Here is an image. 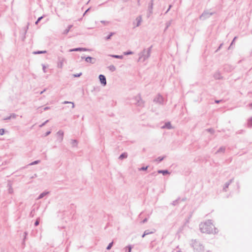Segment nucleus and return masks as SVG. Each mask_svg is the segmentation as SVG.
<instances>
[{
	"instance_id": "1",
	"label": "nucleus",
	"mask_w": 252,
	"mask_h": 252,
	"mask_svg": "<svg viewBox=\"0 0 252 252\" xmlns=\"http://www.w3.org/2000/svg\"><path fill=\"white\" fill-rule=\"evenodd\" d=\"M199 229L201 232L208 234L216 233V228L211 220H208L199 224Z\"/></svg>"
},
{
	"instance_id": "2",
	"label": "nucleus",
	"mask_w": 252,
	"mask_h": 252,
	"mask_svg": "<svg viewBox=\"0 0 252 252\" xmlns=\"http://www.w3.org/2000/svg\"><path fill=\"white\" fill-rule=\"evenodd\" d=\"M153 47V46L151 45L149 48L146 49H144L141 53H140L139 61L144 62L146 59H147L150 56L151 54V49Z\"/></svg>"
},
{
	"instance_id": "3",
	"label": "nucleus",
	"mask_w": 252,
	"mask_h": 252,
	"mask_svg": "<svg viewBox=\"0 0 252 252\" xmlns=\"http://www.w3.org/2000/svg\"><path fill=\"white\" fill-rule=\"evenodd\" d=\"M191 247L193 248L195 252H203L204 251L203 246L198 241L192 240Z\"/></svg>"
},
{
	"instance_id": "4",
	"label": "nucleus",
	"mask_w": 252,
	"mask_h": 252,
	"mask_svg": "<svg viewBox=\"0 0 252 252\" xmlns=\"http://www.w3.org/2000/svg\"><path fill=\"white\" fill-rule=\"evenodd\" d=\"M133 99L134 100V103L135 105L141 107H144V101L142 99L140 94L135 96Z\"/></svg>"
},
{
	"instance_id": "5",
	"label": "nucleus",
	"mask_w": 252,
	"mask_h": 252,
	"mask_svg": "<svg viewBox=\"0 0 252 252\" xmlns=\"http://www.w3.org/2000/svg\"><path fill=\"white\" fill-rule=\"evenodd\" d=\"M214 14V12H210L208 10L204 11L203 13L200 16V19L204 20L209 17L210 16Z\"/></svg>"
},
{
	"instance_id": "6",
	"label": "nucleus",
	"mask_w": 252,
	"mask_h": 252,
	"mask_svg": "<svg viewBox=\"0 0 252 252\" xmlns=\"http://www.w3.org/2000/svg\"><path fill=\"white\" fill-rule=\"evenodd\" d=\"M154 101L160 104H162L163 103L164 99L162 95L160 94H158L154 98Z\"/></svg>"
},
{
	"instance_id": "7",
	"label": "nucleus",
	"mask_w": 252,
	"mask_h": 252,
	"mask_svg": "<svg viewBox=\"0 0 252 252\" xmlns=\"http://www.w3.org/2000/svg\"><path fill=\"white\" fill-rule=\"evenodd\" d=\"M98 79L99 80V81H100L101 84L103 86H105L106 85L107 81H106V79L105 75H104L103 74H100L98 76Z\"/></svg>"
},
{
	"instance_id": "8",
	"label": "nucleus",
	"mask_w": 252,
	"mask_h": 252,
	"mask_svg": "<svg viewBox=\"0 0 252 252\" xmlns=\"http://www.w3.org/2000/svg\"><path fill=\"white\" fill-rule=\"evenodd\" d=\"M153 5L154 0H151L150 3H149L148 8L149 13L148 14V17H149L153 13Z\"/></svg>"
},
{
	"instance_id": "9",
	"label": "nucleus",
	"mask_w": 252,
	"mask_h": 252,
	"mask_svg": "<svg viewBox=\"0 0 252 252\" xmlns=\"http://www.w3.org/2000/svg\"><path fill=\"white\" fill-rule=\"evenodd\" d=\"M57 134L58 136V138L57 139V141H59V142L61 143L63 140V131L62 130H59L57 133Z\"/></svg>"
},
{
	"instance_id": "10",
	"label": "nucleus",
	"mask_w": 252,
	"mask_h": 252,
	"mask_svg": "<svg viewBox=\"0 0 252 252\" xmlns=\"http://www.w3.org/2000/svg\"><path fill=\"white\" fill-rule=\"evenodd\" d=\"M85 61L87 63H89L92 64H94L95 63L96 59L90 56H88L86 58H85Z\"/></svg>"
},
{
	"instance_id": "11",
	"label": "nucleus",
	"mask_w": 252,
	"mask_h": 252,
	"mask_svg": "<svg viewBox=\"0 0 252 252\" xmlns=\"http://www.w3.org/2000/svg\"><path fill=\"white\" fill-rule=\"evenodd\" d=\"M162 128H166V129H171L172 128H173V127H172V125H171V124L170 122H166L164 125L162 126L161 127Z\"/></svg>"
},
{
	"instance_id": "12",
	"label": "nucleus",
	"mask_w": 252,
	"mask_h": 252,
	"mask_svg": "<svg viewBox=\"0 0 252 252\" xmlns=\"http://www.w3.org/2000/svg\"><path fill=\"white\" fill-rule=\"evenodd\" d=\"M233 180V179H231L224 184L222 189L223 191H226V189L228 188L230 184L232 182Z\"/></svg>"
},
{
	"instance_id": "13",
	"label": "nucleus",
	"mask_w": 252,
	"mask_h": 252,
	"mask_svg": "<svg viewBox=\"0 0 252 252\" xmlns=\"http://www.w3.org/2000/svg\"><path fill=\"white\" fill-rule=\"evenodd\" d=\"M158 173L159 174H162L163 176L170 174L169 171L167 170H158Z\"/></svg>"
},
{
	"instance_id": "14",
	"label": "nucleus",
	"mask_w": 252,
	"mask_h": 252,
	"mask_svg": "<svg viewBox=\"0 0 252 252\" xmlns=\"http://www.w3.org/2000/svg\"><path fill=\"white\" fill-rule=\"evenodd\" d=\"M49 193H50V192L48 191H44L42 192V193H41L39 194V195L38 196V197L37 198V199H40L43 198L44 196H45L46 195L48 194Z\"/></svg>"
},
{
	"instance_id": "15",
	"label": "nucleus",
	"mask_w": 252,
	"mask_h": 252,
	"mask_svg": "<svg viewBox=\"0 0 252 252\" xmlns=\"http://www.w3.org/2000/svg\"><path fill=\"white\" fill-rule=\"evenodd\" d=\"M29 23H28V25H27V26L26 27L24 28V32H23V37H22V40L24 41L25 40V38H26V33L27 32V31L29 29Z\"/></svg>"
},
{
	"instance_id": "16",
	"label": "nucleus",
	"mask_w": 252,
	"mask_h": 252,
	"mask_svg": "<svg viewBox=\"0 0 252 252\" xmlns=\"http://www.w3.org/2000/svg\"><path fill=\"white\" fill-rule=\"evenodd\" d=\"M136 25L135 26V27H139L140 24H141V21H142V17L141 16H138L136 18Z\"/></svg>"
},
{
	"instance_id": "17",
	"label": "nucleus",
	"mask_w": 252,
	"mask_h": 252,
	"mask_svg": "<svg viewBox=\"0 0 252 252\" xmlns=\"http://www.w3.org/2000/svg\"><path fill=\"white\" fill-rule=\"evenodd\" d=\"M75 51H90V49L86 48H83V47H78L74 48Z\"/></svg>"
},
{
	"instance_id": "18",
	"label": "nucleus",
	"mask_w": 252,
	"mask_h": 252,
	"mask_svg": "<svg viewBox=\"0 0 252 252\" xmlns=\"http://www.w3.org/2000/svg\"><path fill=\"white\" fill-rule=\"evenodd\" d=\"M127 157V153L124 152V153H122L120 155V156L119 157V159H121V160H122V159H124L125 158H126Z\"/></svg>"
},
{
	"instance_id": "19",
	"label": "nucleus",
	"mask_w": 252,
	"mask_h": 252,
	"mask_svg": "<svg viewBox=\"0 0 252 252\" xmlns=\"http://www.w3.org/2000/svg\"><path fill=\"white\" fill-rule=\"evenodd\" d=\"M73 27V25H69L67 27V28L66 29H65L63 32V34H67L68 33V32H69L70 29Z\"/></svg>"
},
{
	"instance_id": "20",
	"label": "nucleus",
	"mask_w": 252,
	"mask_h": 252,
	"mask_svg": "<svg viewBox=\"0 0 252 252\" xmlns=\"http://www.w3.org/2000/svg\"><path fill=\"white\" fill-rule=\"evenodd\" d=\"M46 53H47V51L43 50V51H33L32 52V54H34V55H37V54H45Z\"/></svg>"
},
{
	"instance_id": "21",
	"label": "nucleus",
	"mask_w": 252,
	"mask_h": 252,
	"mask_svg": "<svg viewBox=\"0 0 252 252\" xmlns=\"http://www.w3.org/2000/svg\"><path fill=\"white\" fill-rule=\"evenodd\" d=\"M115 34V32H111L109 34L105 37L106 40H109L111 39V37Z\"/></svg>"
},
{
	"instance_id": "22",
	"label": "nucleus",
	"mask_w": 252,
	"mask_h": 252,
	"mask_svg": "<svg viewBox=\"0 0 252 252\" xmlns=\"http://www.w3.org/2000/svg\"><path fill=\"white\" fill-rule=\"evenodd\" d=\"M8 187H9V188L8 189L9 193H10V194L12 193L13 192V190L12 188L11 184L10 183H8Z\"/></svg>"
},
{
	"instance_id": "23",
	"label": "nucleus",
	"mask_w": 252,
	"mask_h": 252,
	"mask_svg": "<svg viewBox=\"0 0 252 252\" xmlns=\"http://www.w3.org/2000/svg\"><path fill=\"white\" fill-rule=\"evenodd\" d=\"M113 58L118 59H123L124 56L123 55H110Z\"/></svg>"
},
{
	"instance_id": "24",
	"label": "nucleus",
	"mask_w": 252,
	"mask_h": 252,
	"mask_svg": "<svg viewBox=\"0 0 252 252\" xmlns=\"http://www.w3.org/2000/svg\"><path fill=\"white\" fill-rule=\"evenodd\" d=\"M71 144L73 147H76L77 146L78 141L76 140H72Z\"/></svg>"
},
{
	"instance_id": "25",
	"label": "nucleus",
	"mask_w": 252,
	"mask_h": 252,
	"mask_svg": "<svg viewBox=\"0 0 252 252\" xmlns=\"http://www.w3.org/2000/svg\"><path fill=\"white\" fill-rule=\"evenodd\" d=\"M165 158V156L158 157V158H157L155 159V160L159 162H161V161H162Z\"/></svg>"
},
{
	"instance_id": "26",
	"label": "nucleus",
	"mask_w": 252,
	"mask_h": 252,
	"mask_svg": "<svg viewBox=\"0 0 252 252\" xmlns=\"http://www.w3.org/2000/svg\"><path fill=\"white\" fill-rule=\"evenodd\" d=\"M155 232V230L154 229V231H151L149 229H147L146 230H145L144 232H145V233H146V235H149V234H153L154 233V232Z\"/></svg>"
},
{
	"instance_id": "27",
	"label": "nucleus",
	"mask_w": 252,
	"mask_h": 252,
	"mask_svg": "<svg viewBox=\"0 0 252 252\" xmlns=\"http://www.w3.org/2000/svg\"><path fill=\"white\" fill-rule=\"evenodd\" d=\"M109 69L112 72H113L116 70V67L114 65H111L109 66H108Z\"/></svg>"
},
{
	"instance_id": "28",
	"label": "nucleus",
	"mask_w": 252,
	"mask_h": 252,
	"mask_svg": "<svg viewBox=\"0 0 252 252\" xmlns=\"http://www.w3.org/2000/svg\"><path fill=\"white\" fill-rule=\"evenodd\" d=\"M149 165H147L146 166H143L140 168L138 169L139 171H146L148 167H149Z\"/></svg>"
},
{
	"instance_id": "29",
	"label": "nucleus",
	"mask_w": 252,
	"mask_h": 252,
	"mask_svg": "<svg viewBox=\"0 0 252 252\" xmlns=\"http://www.w3.org/2000/svg\"><path fill=\"white\" fill-rule=\"evenodd\" d=\"M40 162V160H35V161L31 162L29 165H33L38 164Z\"/></svg>"
},
{
	"instance_id": "30",
	"label": "nucleus",
	"mask_w": 252,
	"mask_h": 252,
	"mask_svg": "<svg viewBox=\"0 0 252 252\" xmlns=\"http://www.w3.org/2000/svg\"><path fill=\"white\" fill-rule=\"evenodd\" d=\"M44 16L43 15L42 16L38 17L37 20L35 21V24L37 25L39 23V22L43 18Z\"/></svg>"
},
{
	"instance_id": "31",
	"label": "nucleus",
	"mask_w": 252,
	"mask_h": 252,
	"mask_svg": "<svg viewBox=\"0 0 252 252\" xmlns=\"http://www.w3.org/2000/svg\"><path fill=\"white\" fill-rule=\"evenodd\" d=\"M113 245V242H112L111 243H110L107 246V247H106V250H109L111 249V248L112 247Z\"/></svg>"
},
{
	"instance_id": "32",
	"label": "nucleus",
	"mask_w": 252,
	"mask_h": 252,
	"mask_svg": "<svg viewBox=\"0 0 252 252\" xmlns=\"http://www.w3.org/2000/svg\"><path fill=\"white\" fill-rule=\"evenodd\" d=\"M28 235V233L27 232H25L24 233V238L23 240V244H25V240L26 239L27 236Z\"/></svg>"
},
{
	"instance_id": "33",
	"label": "nucleus",
	"mask_w": 252,
	"mask_h": 252,
	"mask_svg": "<svg viewBox=\"0 0 252 252\" xmlns=\"http://www.w3.org/2000/svg\"><path fill=\"white\" fill-rule=\"evenodd\" d=\"M248 125L249 127H252V117L249 120Z\"/></svg>"
},
{
	"instance_id": "34",
	"label": "nucleus",
	"mask_w": 252,
	"mask_h": 252,
	"mask_svg": "<svg viewBox=\"0 0 252 252\" xmlns=\"http://www.w3.org/2000/svg\"><path fill=\"white\" fill-rule=\"evenodd\" d=\"M39 222H40V219L38 218L34 222V226H37V225H38L39 224Z\"/></svg>"
},
{
	"instance_id": "35",
	"label": "nucleus",
	"mask_w": 252,
	"mask_h": 252,
	"mask_svg": "<svg viewBox=\"0 0 252 252\" xmlns=\"http://www.w3.org/2000/svg\"><path fill=\"white\" fill-rule=\"evenodd\" d=\"M64 104H68V103H70V104H72V108H73L74 107V104L73 102H71V101H65L63 102Z\"/></svg>"
},
{
	"instance_id": "36",
	"label": "nucleus",
	"mask_w": 252,
	"mask_h": 252,
	"mask_svg": "<svg viewBox=\"0 0 252 252\" xmlns=\"http://www.w3.org/2000/svg\"><path fill=\"white\" fill-rule=\"evenodd\" d=\"M155 240H153L152 241L150 244V247L151 248V249H153L154 247H155Z\"/></svg>"
},
{
	"instance_id": "37",
	"label": "nucleus",
	"mask_w": 252,
	"mask_h": 252,
	"mask_svg": "<svg viewBox=\"0 0 252 252\" xmlns=\"http://www.w3.org/2000/svg\"><path fill=\"white\" fill-rule=\"evenodd\" d=\"M214 77L215 78V79H220V74L219 73H217V74H216L214 75Z\"/></svg>"
},
{
	"instance_id": "38",
	"label": "nucleus",
	"mask_w": 252,
	"mask_h": 252,
	"mask_svg": "<svg viewBox=\"0 0 252 252\" xmlns=\"http://www.w3.org/2000/svg\"><path fill=\"white\" fill-rule=\"evenodd\" d=\"M180 200V198H178L177 199L174 200L173 201L172 204L174 206H175L178 203V202H179V200Z\"/></svg>"
},
{
	"instance_id": "39",
	"label": "nucleus",
	"mask_w": 252,
	"mask_h": 252,
	"mask_svg": "<svg viewBox=\"0 0 252 252\" xmlns=\"http://www.w3.org/2000/svg\"><path fill=\"white\" fill-rule=\"evenodd\" d=\"M132 247L130 246H128L126 248V252H131Z\"/></svg>"
},
{
	"instance_id": "40",
	"label": "nucleus",
	"mask_w": 252,
	"mask_h": 252,
	"mask_svg": "<svg viewBox=\"0 0 252 252\" xmlns=\"http://www.w3.org/2000/svg\"><path fill=\"white\" fill-rule=\"evenodd\" d=\"M5 132V130L4 128L0 129V135H3Z\"/></svg>"
},
{
	"instance_id": "41",
	"label": "nucleus",
	"mask_w": 252,
	"mask_h": 252,
	"mask_svg": "<svg viewBox=\"0 0 252 252\" xmlns=\"http://www.w3.org/2000/svg\"><path fill=\"white\" fill-rule=\"evenodd\" d=\"M133 54V52H132V51H127L125 52L124 53V54H125V55H131V54Z\"/></svg>"
},
{
	"instance_id": "42",
	"label": "nucleus",
	"mask_w": 252,
	"mask_h": 252,
	"mask_svg": "<svg viewBox=\"0 0 252 252\" xmlns=\"http://www.w3.org/2000/svg\"><path fill=\"white\" fill-rule=\"evenodd\" d=\"M171 22H172L171 21H169L166 22L165 24L166 27L169 28L171 24Z\"/></svg>"
},
{
	"instance_id": "43",
	"label": "nucleus",
	"mask_w": 252,
	"mask_h": 252,
	"mask_svg": "<svg viewBox=\"0 0 252 252\" xmlns=\"http://www.w3.org/2000/svg\"><path fill=\"white\" fill-rule=\"evenodd\" d=\"M48 122H49V120H46V121H45L43 123H42L41 125H40L39 126H40V127H41L43 126H45V125H46V124H47Z\"/></svg>"
},
{
	"instance_id": "44",
	"label": "nucleus",
	"mask_w": 252,
	"mask_h": 252,
	"mask_svg": "<svg viewBox=\"0 0 252 252\" xmlns=\"http://www.w3.org/2000/svg\"><path fill=\"white\" fill-rule=\"evenodd\" d=\"M156 175H157L156 173L155 172H154L152 173L151 174H149L148 177H152V176H155Z\"/></svg>"
},
{
	"instance_id": "45",
	"label": "nucleus",
	"mask_w": 252,
	"mask_h": 252,
	"mask_svg": "<svg viewBox=\"0 0 252 252\" xmlns=\"http://www.w3.org/2000/svg\"><path fill=\"white\" fill-rule=\"evenodd\" d=\"M16 116H17V115H16L15 114H14V113H13L10 115V117H11V119H15V118H16Z\"/></svg>"
},
{
	"instance_id": "46",
	"label": "nucleus",
	"mask_w": 252,
	"mask_h": 252,
	"mask_svg": "<svg viewBox=\"0 0 252 252\" xmlns=\"http://www.w3.org/2000/svg\"><path fill=\"white\" fill-rule=\"evenodd\" d=\"M63 62H60L59 63H58V67H59V68H62V66H63Z\"/></svg>"
},
{
	"instance_id": "47",
	"label": "nucleus",
	"mask_w": 252,
	"mask_h": 252,
	"mask_svg": "<svg viewBox=\"0 0 252 252\" xmlns=\"http://www.w3.org/2000/svg\"><path fill=\"white\" fill-rule=\"evenodd\" d=\"M148 221V218H145L143 220H142L141 221V223H146L147 221Z\"/></svg>"
},
{
	"instance_id": "48",
	"label": "nucleus",
	"mask_w": 252,
	"mask_h": 252,
	"mask_svg": "<svg viewBox=\"0 0 252 252\" xmlns=\"http://www.w3.org/2000/svg\"><path fill=\"white\" fill-rule=\"evenodd\" d=\"M82 75V73H79L77 74H74L73 76L74 77H79Z\"/></svg>"
},
{
	"instance_id": "49",
	"label": "nucleus",
	"mask_w": 252,
	"mask_h": 252,
	"mask_svg": "<svg viewBox=\"0 0 252 252\" xmlns=\"http://www.w3.org/2000/svg\"><path fill=\"white\" fill-rule=\"evenodd\" d=\"M51 131H47V132H46L44 134V136L45 137H46L47 136H48L50 133H51Z\"/></svg>"
},
{
	"instance_id": "50",
	"label": "nucleus",
	"mask_w": 252,
	"mask_h": 252,
	"mask_svg": "<svg viewBox=\"0 0 252 252\" xmlns=\"http://www.w3.org/2000/svg\"><path fill=\"white\" fill-rule=\"evenodd\" d=\"M100 22L104 25H107L109 23V22L108 21H103V20H102L100 21Z\"/></svg>"
},
{
	"instance_id": "51",
	"label": "nucleus",
	"mask_w": 252,
	"mask_h": 252,
	"mask_svg": "<svg viewBox=\"0 0 252 252\" xmlns=\"http://www.w3.org/2000/svg\"><path fill=\"white\" fill-rule=\"evenodd\" d=\"M172 7V5L170 4L169 5L168 8L167 9V10H166V11L165 12V13L166 14L170 10V9Z\"/></svg>"
},
{
	"instance_id": "52",
	"label": "nucleus",
	"mask_w": 252,
	"mask_h": 252,
	"mask_svg": "<svg viewBox=\"0 0 252 252\" xmlns=\"http://www.w3.org/2000/svg\"><path fill=\"white\" fill-rule=\"evenodd\" d=\"M42 69H43V72L44 73H45L46 72V66L44 64H42Z\"/></svg>"
},
{
	"instance_id": "53",
	"label": "nucleus",
	"mask_w": 252,
	"mask_h": 252,
	"mask_svg": "<svg viewBox=\"0 0 252 252\" xmlns=\"http://www.w3.org/2000/svg\"><path fill=\"white\" fill-rule=\"evenodd\" d=\"M207 131H208L209 132H211V133H212L214 131V130L212 128H209V129H207Z\"/></svg>"
},
{
	"instance_id": "54",
	"label": "nucleus",
	"mask_w": 252,
	"mask_h": 252,
	"mask_svg": "<svg viewBox=\"0 0 252 252\" xmlns=\"http://www.w3.org/2000/svg\"><path fill=\"white\" fill-rule=\"evenodd\" d=\"M91 9V7H89V8H88L86 11L85 12H84V13L83 14V16H85V15L88 12V11L90 10Z\"/></svg>"
},
{
	"instance_id": "55",
	"label": "nucleus",
	"mask_w": 252,
	"mask_h": 252,
	"mask_svg": "<svg viewBox=\"0 0 252 252\" xmlns=\"http://www.w3.org/2000/svg\"><path fill=\"white\" fill-rule=\"evenodd\" d=\"M50 109V108L49 107H45L43 108V110H44V111H46V110H49Z\"/></svg>"
},
{
	"instance_id": "56",
	"label": "nucleus",
	"mask_w": 252,
	"mask_h": 252,
	"mask_svg": "<svg viewBox=\"0 0 252 252\" xmlns=\"http://www.w3.org/2000/svg\"><path fill=\"white\" fill-rule=\"evenodd\" d=\"M10 119H11V117H10V116H9L7 117H6L5 118H4L3 120H10Z\"/></svg>"
},
{
	"instance_id": "57",
	"label": "nucleus",
	"mask_w": 252,
	"mask_h": 252,
	"mask_svg": "<svg viewBox=\"0 0 252 252\" xmlns=\"http://www.w3.org/2000/svg\"><path fill=\"white\" fill-rule=\"evenodd\" d=\"M34 211V209H32L30 213V216L32 217H33V213L32 212Z\"/></svg>"
},
{
	"instance_id": "58",
	"label": "nucleus",
	"mask_w": 252,
	"mask_h": 252,
	"mask_svg": "<svg viewBox=\"0 0 252 252\" xmlns=\"http://www.w3.org/2000/svg\"><path fill=\"white\" fill-rule=\"evenodd\" d=\"M146 235V233H145V232H144L143 234L142 235V238L145 237Z\"/></svg>"
},
{
	"instance_id": "59",
	"label": "nucleus",
	"mask_w": 252,
	"mask_h": 252,
	"mask_svg": "<svg viewBox=\"0 0 252 252\" xmlns=\"http://www.w3.org/2000/svg\"><path fill=\"white\" fill-rule=\"evenodd\" d=\"M74 51H75L74 48L70 49L69 50V52H74Z\"/></svg>"
},
{
	"instance_id": "60",
	"label": "nucleus",
	"mask_w": 252,
	"mask_h": 252,
	"mask_svg": "<svg viewBox=\"0 0 252 252\" xmlns=\"http://www.w3.org/2000/svg\"><path fill=\"white\" fill-rule=\"evenodd\" d=\"M215 102L216 103H220V100H215Z\"/></svg>"
},
{
	"instance_id": "61",
	"label": "nucleus",
	"mask_w": 252,
	"mask_h": 252,
	"mask_svg": "<svg viewBox=\"0 0 252 252\" xmlns=\"http://www.w3.org/2000/svg\"><path fill=\"white\" fill-rule=\"evenodd\" d=\"M220 49V44L219 45V46H218V48L217 50L216 51V52L218 51V50H219Z\"/></svg>"
},
{
	"instance_id": "62",
	"label": "nucleus",
	"mask_w": 252,
	"mask_h": 252,
	"mask_svg": "<svg viewBox=\"0 0 252 252\" xmlns=\"http://www.w3.org/2000/svg\"><path fill=\"white\" fill-rule=\"evenodd\" d=\"M236 37H235L233 39V40H232L231 43V45L233 43V42H234L235 40L236 39Z\"/></svg>"
},
{
	"instance_id": "63",
	"label": "nucleus",
	"mask_w": 252,
	"mask_h": 252,
	"mask_svg": "<svg viewBox=\"0 0 252 252\" xmlns=\"http://www.w3.org/2000/svg\"><path fill=\"white\" fill-rule=\"evenodd\" d=\"M137 4L138 5H140V0H137Z\"/></svg>"
},
{
	"instance_id": "64",
	"label": "nucleus",
	"mask_w": 252,
	"mask_h": 252,
	"mask_svg": "<svg viewBox=\"0 0 252 252\" xmlns=\"http://www.w3.org/2000/svg\"><path fill=\"white\" fill-rule=\"evenodd\" d=\"M168 28V27H165V29L164 30V32H165L167 30Z\"/></svg>"
}]
</instances>
